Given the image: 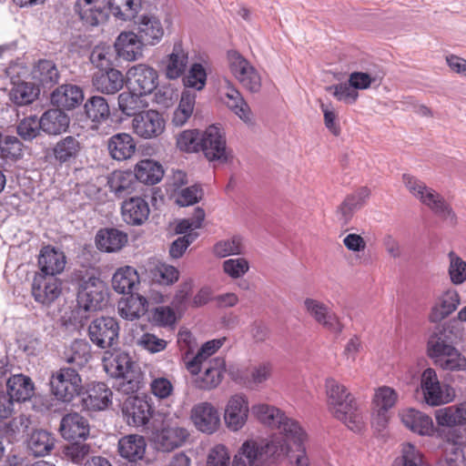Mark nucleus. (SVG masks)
I'll return each instance as SVG.
<instances>
[{
  "label": "nucleus",
  "mask_w": 466,
  "mask_h": 466,
  "mask_svg": "<svg viewBox=\"0 0 466 466\" xmlns=\"http://www.w3.org/2000/svg\"><path fill=\"white\" fill-rule=\"evenodd\" d=\"M445 333L442 330L434 332L428 340L429 356L437 360L441 358L452 346L448 344L445 339Z\"/></svg>",
  "instance_id": "nucleus-60"
},
{
  "label": "nucleus",
  "mask_w": 466,
  "mask_h": 466,
  "mask_svg": "<svg viewBox=\"0 0 466 466\" xmlns=\"http://www.w3.org/2000/svg\"><path fill=\"white\" fill-rule=\"evenodd\" d=\"M144 46L136 33L131 31L120 33L114 44L116 55L127 61L141 58Z\"/></svg>",
  "instance_id": "nucleus-22"
},
{
  "label": "nucleus",
  "mask_w": 466,
  "mask_h": 466,
  "mask_svg": "<svg viewBox=\"0 0 466 466\" xmlns=\"http://www.w3.org/2000/svg\"><path fill=\"white\" fill-rule=\"evenodd\" d=\"M121 210L124 221L133 226L142 225L149 216L147 202L139 197H133L125 200Z\"/></svg>",
  "instance_id": "nucleus-26"
},
{
  "label": "nucleus",
  "mask_w": 466,
  "mask_h": 466,
  "mask_svg": "<svg viewBox=\"0 0 466 466\" xmlns=\"http://www.w3.org/2000/svg\"><path fill=\"white\" fill-rule=\"evenodd\" d=\"M225 105L245 123L252 122V113L241 93L229 82L224 93Z\"/></svg>",
  "instance_id": "nucleus-31"
},
{
  "label": "nucleus",
  "mask_w": 466,
  "mask_h": 466,
  "mask_svg": "<svg viewBox=\"0 0 466 466\" xmlns=\"http://www.w3.org/2000/svg\"><path fill=\"white\" fill-rule=\"evenodd\" d=\"M85 111L89 119L97 123L107 119L110 115L107 101L100 96L90 97L85 104Z\"/></svg>",
  "instance_id": "nucleus-52"
},
{
  "label": "nucleus",
  "mask_w": 466,
  "mask_h": 466,
  "mask_svg": "<svg viewBox=\"0 0 466 466\" xmlns=\"http://www.w3.org/2000/svg\"><path fill=\"white\" fill-rule=\"evenodd\" d=\"M40 122L42 131L48 135H59L67 129L70 119L60 108H55L46 111Z\"/></svg>",
  "instance_id": "nucleus-39"
},
{
  "label": "nucleus",
  "mask_w": 466,
  "mask_h": 466,
  "mask_svg": "<svg viewBox=\"0 0 466 466\" xmlns=\"http://www.w3.org/2000/svg\"><path fill=\"white\" fill-rule=\"evenodd\" d=\"M391 466H429L422 457V454L410 443L403 445L402 455L395 459Z\"/></svg>",
  "instance_id": "nucleus-56"
},
{
  "label": "nucleus",
  "mask_w": 466,
  "mask_h": 466,
  "mask_svg": "<svg viewBox=\"0 0 466 466\" xmlns=\"http://www.w3.org/2000/svg\"><path fill=\"white\" fill-rule=\"evenodd\" d=\"M143 95H139L137 92L127 91L123 92L118 96V108L119 110L127 115V116H136L137 112L143 107L142 100L140 96Z\"/></svg>",
  "instance_id": "nucleus-55"
},
{
  "label": "nucleus",
  "mask_w": 466,
  "mask_h": 466,
  "mask_svg": "<svg viewBox=\"0 0 466 466\" xmlns=\"http://www.w3.org/2000/svg\"><path fill=\"white\" fill-rule=\"evenodd\" d=\"M134 175L137 181L147 185H155L163 177L164 170L162 166L154 160L144 159L137 164Z\"/></svg>",
  "instance_id": "nucleus-44"
},
{
  "label": "nucleus",
  "mask_w": 466,
  "mask_h": 466,
  "mask_svg": "<svg viewBox=\"0 0 466 466\" xmlns=\"http://www.w3.org/2000/svg\"><path fill=\"white\" fill-rule=\"evenodd\" d=\"M207 72L205 67L199 63H194L188 73L183 78L185 86L191 87L196 90H202L206 86Z\"/></svg>",
  "instance_id": "nucleus-62"
},
{
  "label": "nucleus",
  "mask_w": 466,
  "mask_h": 466,
  "mask_svg": "<svg viewBox=\"0 0 466 466\" xmlns=\"http://www.w3.org/2000/svg\"><path fill=\"white\" fill-rule=\"evenodd\" d=\"M107 185L110 192L120 198L135 191L137 181L133 172L116 170L108 177Z\"/></svg>",
  "instance_id": "nucleus-33"
},
{
  "label": "nucleus",
  "mask_w": 466,
  "mask_h": 466,
  "mask_svg": "<svg viewBox=\"0 0 466 466\" xmlns=\"http://www.w3.org/2000/svg\"><path fill=\"white\" fill-rule=\"evenodd\" d=\"M165 75L168 79H177L182 76L188 64V54L180 43H176L172 52L163 61Z\"/></svg>",
  "instance_id": "nucleus-29"
},
{
  "label": "nucleus",
  "mask_w": 466,
  "mask_h": 466,
  "mask_svg": "<svg viewBox=\"0 0 466 466\" xmlns=\"http://www.w3.org/2000/svg\"><path fill=\"white\" fill-rule=\"evenodd\" d=\"M7 393L16 401L30 400L35 393V385L31 378L22 373L11 376L6 381Z\"/></svg>",
  "instance_id": "nucleus-32"
},
{
  "label": "nucleus",
  "mask_w": 466,
  "mask_h": 466,
  "mask_svg": "<svg viewBox=\"0 0 466 466\" xmlns=\"http://www.w3.org/2000/svg\"><path fill=\"white\" fill-rule=\"evenodd\" d=\"M132 128L142 138H153L163 133L165 121L156 110L143 111L134 116Z\"/></svg>",
  "instance_id": "nucleus-14"
},
{
  "label": "nucleus",
  "mask_w": 466,
  "mask_h": 466,
  "mask_svg": "<svg viewBox=\"0 0 466 466\" xmlns=\"http://www.w3.org/2000/svg\"><path fill=\"white\" fill-rule=\"evenodd\" d=\"M420 386L425 401L431 406L448 403L453 399L452 389L446 384H441L436 371L431 368H428L422 372Z\"/></svg>",
  "instance_id": "nucleus-9"
},
{
  "label": "nucleus",
  "mask_w": 466,
  "mask_h": 466,
  "mask_svg": "<svg viewBox=\"0 0 466 466\" xmlns=\"http://www.w3.org/2000/svg\"><path fill=\"white\" fill-rule=\"evenodd\" d=\"M213 251L219 258L240 255L243 253L242 238L239 236H234L229 239L220 240L214 246Z\"/></svg>",
  "instance_id": "nucleus-58"
},
{
  "label": "nucleus",
  "mask_w": 466,
  "mask_h": 466,
  "mask_svg": "<svg viewBox=\"0 0 466 466\" xmlns=\"http://www.w3.org/2000/svg\"><path fill=\"white\" fill-rule=\"evenodd\" d=\"M248 402L245 395L235 394L228 401L224 420L227 427L232 431H238L247 422Z\"/></svg>",
  "instance_id": "nucleus-17"
},
{
  "label": "nucleus",
  "mask_w": 466,
  "mask_h": 466,
  "mask_svg": "<svg viewBox=\"0 0 466 466\" xmlns=\"http://www.w3.org/2000/svg\"><path fill=\"white\" fill-rule=\"evenodd\" d=\"M127 242V235L116 228H103L96 236L98 249L106 252H116Z\"/></svg>",
  "instance_id": "nucleus-36"
},
{
  "label": "nucleus",
  "mask_w": 466,
  "mask_h": 466,
  "mask_svg": "<svg viewBox=\"0 0 466 466\" xmlns=\"http://www.w3.org/2000/svg\"><path fill=\"white\" fill-rule=\"evenodd\" d=\"M55 439L46 431L38 430L32 432L28 440V448L35 456H45L54 448Z\"/></svg>",
  "instance_id": "nucleus-49"
},
{
  "label": "nucleus",
  "mask_w": 466,
  "mask_h": 466,
  "mask_svg": "<svg viewBox=\"0 0 466 466\" xmlns=\"http://www.w3.org/2000/svg\"><path fill=\"white\" fill-rule=\"evenodd\" d=\"M226 338L214 339L205 342L198 353L189 360L186 361V368L192 375L200 372L204 362L215 354L225 343Z\"/></svg>",
  "instance_id": "nucleus-38"
},
{
  "label": "nucleus",
  "mask_w": 466,
  "mask_h": 466,
  "mask_svg": "<svg viewBox=\"0 0 466 466\" xmlns=\"http://www.w3.org/2000/svg\"><path fill=\"white\" fill-rule=\"evenodd\" d=\"M0 156L3 158H20L23 156V144L16 137L0 134Z\"/></svg>",
  "instance_id": "nucleus-57"
},
{
  "label": "nucleus",
  "mask_w": 466,
  "mask_h": 466,
  "mask_svg": "<svg viewBox=\"0 0 466 466\" xmlns=\"http://www.w3.org/2000/svg\"><path fill=\"white\" fill-rule=\"evenodd\" d=\"M177 147L185 152L200 150V137L197 130H185L177 137Z\"/></svg>",
  "instance_id": "nucleus-64"
},
{
  "label": "nucleus",
  "mask_w": 466,
  "mask_h": 466,
  "mask_svg": "<svg viewBox=\"0 0 466 466\" xmlns=\"http://www.w3.org/2000/svg\"><path fill=\"white\" fill-rule=\"evenodd\" d=\"M402 423L411 431L420 435H431L433 432V421L427 414L415 409H406L400 413Z\"/></svg>",
  "instance_id": "nucleus-30"
},
{
  "label": "nucleus",
  "mask_w": 466,
  "mask_h": 466,
  "mask_svg": "<svg viewBox=\"0 0 466 466\" xmlns=\"http://www.w3.org/2000/svg\"><path fill=\"white\" fill-rule=\"evenodd\" d=\"M116 52L115 47L108 45L96 46L90 55V62L100 70L112 69Z\"/></svg>",
  "instance_id": "nucleus-51"
},
{
  "label": "nucleus",
  "mask_w": 466,
  "mask_h": 466,
  "mask_svg": "<svg viewBox=\"0 0 466 466\" xmlns=\"http://www.w3.org/2000/svg\"><path fill=\"white\" fill-rule=\"evenodd\" d=\"M9 96L14 103L23 106L32 103L36 97V92L32 84L18 82L13 85Z\"/></svg>",
  "instance_id": "nucleus-54"
},
{
  "label": "nucleus",
  "mask_w": 466,
  "mask_h": 466,
  "mask_svg": "<svg viewBox=\"0 0 466 466\" xmlns=\"http://www.w3.org/2000/svg\"><path fill=\"white\" fill-rule=\"evenodd\" d=\"M62 281L54 276L35 273L31 284V294L35 301L49 307L62 294Z\"/></svg>",
  "instance_id": "nucleus-11"
},
{
  "label": "nucleus",
  "mask_w": 466,
  "mask_h": 466,
  "mask_svg": "<svg viewBox=\"0 0 466 466\" xmlns=\"http://www.w3.org/2000/svg\"><path fill=\"white\" fill-rule=\"evenodd\" d=\"M37 262L40 269L39 273L56 277L65 269L66 258L62 250L46 246L41 248Z\"/></svg>",
  "instance_id": "nucleus-20"
},
{
  "label": "nucleus",
  "mask_w": 466,
  "mask_h": 466,
  "mask_svg": "<svg viewBox=\"0 0 466 466\" xmlns=\"http://www.w3.org/2000/svg\"><path fill=\"white\" fill-rule=\"evenodd\" d=\"M437 365L443 370H466V358L461 355L454 347L447 351L441 358H440Z\"/></svg>",
  "instance_id": "nucleus-61"
},
{
  "label": "nucleus",
  "mask_w": 466,
  "mask_h": 466,
  "mask_svg": "<svg viewBox=\"0 0 466 466\" xmlns=\"http://www.w3.org/2000/svg\"><path fill=\"white\" fill-rule=\"evenodd\" d=\"M32 76L43 87H51L58 82L59 72L52 60L41 59L34 66Z\"/></svg>",
  "instance_id": "nucleus-43"
},
{
  "label": "nucleus",
  "mask_w": 466,
  "mask_h": 466,
  "mask_svg": "<svg viewBox=\"0 0 466 466\" xmlns=\"http://www.w3.org/2000/svg\"><path fill=\"white\" fill-rule=\"evenodd\" d=\"M254 416L263 424L276 428L266 440H248L235 455L232 466H276L280 457L291 451L290 443L300 444L305 431L293 419L277 407L259 403L251 408Z\"/></svg>",
  "instance_id": "nucleus-1"
},
{
  "label": "nucleus",
  "mask_w": 466,
  "mask_h": 466,
  "mask_svg": "<svg viewBox=\"0 0 466 466\" xmlns=\"http://www.w3.org/2000/svg\"><path fill=\"white\" fill-rule=\"evenodd\" d=\"M147 300L138 294H131L126 299L119 300L117 309L119 315L127 320H134L145 315L147 311Z\"/></svg>",
  "instance_id": "nucleus-40"
},
{
  "label": "nucleus",
  "mask_w": 466,
  "mask_h": 466,
  "mask_svg": "<svg viewBox=\"0 0 466 466\" xmlns=\"http://www.w3.org/2000/svg\"><path fill=\"white\" fill-rule=\"evenodd\" d=\"M79 307L86 311L101 309L107 303V289L99 278L90 277L80 285L77 295Z\"/></svg>",
  "instance_id": "nucleus-7"
},
{
  "label": "nucleus",
  "mask_w": 466,
  "mask_h": 466,
  "mask_svg": "<svg viewBox=\"0 0 466 466\" xmlns=\"http://www.w3.org/2000/svg\"><path fill=\"white\" fill-rule=\"evenodd\" d=\"M226 362L223 358H215L207 365H203L204 372L195 375V386L199 390H209L217 388L221 380L225 370Z\"/></svg>",
  "instance_id": "nucleus-21"
},
{
  "label": "nucleus",
  "mask_w": 466,
  "mask_h": 466,
  "mask_svg": "<svg viewBox=\"0 0 466 466\" xmlns=\"http://www.w3.org/2000/svg\"><path fill=\"white\" fill-rule=\"evenodd\" d=\"M466 447V435L460 430L450 429L445 433L443 444V452L452 454L453 456L464 457V448Z\"/></svg>",
  "instance_id": "nucleus-53"
},
{
  "label": "nucleus",
  "mask_w": 466,
  "mask_h": 466,
  "mask_svg": "<svg viewBox=\"0 0 466 466\" xmlns=\"http://www.w3.org/2000/svg\"><path fill=\"white\" fill-rule=\"evenodd\" d=\"M83 90L76 85H62L51 94V102L59 108L73 109L82 104Z\"/></svg>",
  "instance_id": "nucleus-24"
},
{
  "label": "nucleus",
  "mask_w": 466,
  "mask_h": 466,
  "mask_svg": "<svg viewBox=\"0 0 466 466\" xmlns=\"http://www.w3.org/2000/svg\"><path fill=\"white\" fill-rule=\"evenodd\" d=\"M200 150L209 162L224 165L233 158L227 146L224 130L216 125L209 126L201 135Z\"/></svg>",
  "instance_id": "nucleus-5"
},
{
  "label": "nucleus",
  "mask_w": 466,
  "mask_h": 466,
  "mask_svg": "<svg viewBox=\"0 0 466 466\" xmlns=\"http://www.w3.org/2000/svg\"><path fill=\"white\" fill-rule=\"evenodd\" d=\"M49 385L55 399L64 403L71 402L83 391L81 376L74 367H63L53 372Z\"/></svg>",
  "instance_id": "nucleus-4"
},
{
  "label": "nucleus",
  "mask_w": 466,
  "mask_h": 466,
  "mask_svg": "<svg viewBox=\"0 0 466 466\" xmlns=\"http://www.w3.org/2000/svg\"><path fill=\"white\" fill-rule=\"evenodd\" d=\"M325 389L330 413L350 431L360 432L365 425L363 413L346 386L333 378H328Z\"/></svg>",
  "instance_id": "nucleus-2"
},
{
  "label": "nucleus",
  "mask_w": 466,
  "mask_h": 466,
  "mask_svg": "<svg viewBox=\"0 0 466 466\" xmlns=\"http://www.w3.org/2000/svg\"><path fill=\"white\" fill-rule=\"evenodd\" d=\"M102 360L104 369L110 377L116 379L128 377V374L136 372L134 370L135 362L124 351H106Z\"/></svg>",
  "instance_id": "nucleus-18"
},
{
  "label": "nucleus",
  "mask_w": 466,
  "mask_h": 466,
  "mask_svg": "<svg viewBox=\"0 0 466 466\" xmlns=\"http://www.w3.org/2000/svg\"><path fill=\"white\" fill-rule=\"evenodd\" d=\"M306 314L316 323L330 332L339 334L343 325L338 315L323 301L313 298H306L303 301Z\"/></svg>",
  "instance_id": "nucleus-10"
},
{
  "label": "nucleus",
  "mask_w": 466,
  "mask_h": 466,
  "mask_svg": "<svg viewBox=\"0 0 466 466\" xmlns=\"http://www.w3.org/2000/svg\"><path fill=\"white\" fill-rule=\"evenodd\" d=\"M127 77L130 88L139 95L150 94L157 86L158 76L157 71L145 64H138L130 67L127 72Z\"/></svg>",
  "instance_id": "nucleus-13"
},
{
  "label": "nucleus",
  "mask_w": 466,
  "mask_h": 466,
  "mask_svg": "<svg viewBox=\"0 0 466 466\" xmlns=\"http://www.w3.org/2000/svg\"><path fill=\"white\" fill-rule=\"evenodd\" d=\"M403 183L410 194L427 206L435 215L451 225L457 223V217L451 207L434 189L428 187L424 182L408 174L403 175Z\"/></svg>",
  "instance_id": "nucleus-3"
},
{
  "label": "nucleus",
  "mask_w": 466,
  "mask_h": 466,
  "mask_svg": "<svg viewBox=\"0 0 466 466\" xmlns=\"http://www.w3.org/2000/svg\"><path fill=\"white\" fill-rule=\"evenodd\" d=\"M189 433L187 429L179 426H165L157 435V442L164 451H170L182 446Z\"/></svg>",
  "instance_id": "nucleus-34"
},
{
  "label": "nucleus",
  "mask_w": 466,
  "mask_h": 466,
  "mask_svg": "<svg viewBox=\"0 0 466 466\" xmlns=\"http://www.w3.org/2000/svg\"><path fill=\"white\" fill-rule=\"evenodd\" d=\"M112 390L104 382H93L82 398V406L87 410H103L112 403Z\"/></svg>",
  "instance_id": "nucleus-19"
},
{
  "label": "nucleus",
  "mask_w": 466,
  "mask_h": 466,
  "mask_svg": "<svg viewBox=\"0 0 466 466\" xmlns=\"http://www.w3.org/2000/svg\"><path fill=\"white\" fill-rule=\"evenodd\" d=\"M227 58L230 73L242 87L250 93H258L262 81L257 68L237 50L228 51Z\"/></svg>",
  "instance_id": "nucleus-6"
},
{
  "label": "nucleus",
  "mask_w": 466,
  "mask_h": 466,
  "mask_svg": "<svg viewBox=\"0 0 466 466\" xmlns=\"http://www.w3.org/2000/svg\"><path fill=\"white\" fill-rule=\"evenodd\" d=\"M190 418L195 427L207 434L214 433L220 425L218 410L209 402H200L193 406Z\"/></svg>",
  "instance_id": "nucleus-15"
},
{
  "label": "nucleus",
  "mask_w": 466,
  "mask_h": 466,
  "mask_svg": "<svg viewBox=\"0 0 466 466\" xmlns=\"http://www.w3.org/2000/svg\"><path fill=\"white\" fill-rule=\"evenodd\" d=\"M40 118L30 116L22 119L16 126L17 134L25 141H31L40 134Z\"/></svg>",
  "instance_id": "nucleus-59"
},
{
  "label": "nucleus",
  "mask_w": 466,
  "mask_h": 466,
  "mask_svg": "<svg viewBox=\"0 0 466 466\" xmlns=\"http://www.w3.org/2000/svg\"><path fill=\"white\" fill-rule=\"evenodd\" d=\"M137 25V33L136 35L144 45H157L163 37L164 29L161 22L154 15H141Z\"/></svg>",
  "instance_id": "nucleus-25"
},
{
  "label": "nucleus",
  "mask_w": 466,
  "mask_h": 466,
  "mask_svg": "<svg viewBox=\"0 0 466 466\" xmlns=\"http://www.w3.org/2000/svg\"><path fill=\"white\" fill-rule=\"evenodd\" d=\"M82 149V145L77 137L67 136L56 143L52 151L56 162L65 164L76 159Z\"/></svg>",
  "instance_id": "nucleus-41"
},
{
  "label": "nucleus",
  "mask_w": 466,
  "mask_h": 466,
  "mask_svg": "<svg viewBox=\"0 0 466 466\" xmlns=\"http://www.w3.org/2000/svg\"><path fill=\"white\" fill-rule=\"evenodd\" d=\"M59 430L62 437L67 441L86 440L89 435L87 420L77 412L65 415Z\"/></svg>",
  "instance_id": "nucleus-23"
},
{
  "label": "nucleus",
  "mask_w": 466,
  "mask_h": 466,
  "mask_svg": "<svg viewBox=\"0 0 466 466\" xmlns=\"http://www.w3.org/2000/svg\"><path fill=\"white\" fill-rule=\"evenodd\" d=\"M107 149L112 158L122 161L133 157L137 150V145L131 135L117 133L108 139Z\"/></svg>",
  "instance_id": "nucleus-27"
},
{
  "label": "nucleus",
  "mask_w": 466,
  "mask_h": 466,
  "mask_svg": "<svg viewBox=\"0 0 466 466\" xmlns=\"http://www.w3.org/2000/svg\"><path fill=\"white\" fill-rule=\"evenodd\" d=\"M397 398V393L390 387L383 386L376 390L373 401L379 409L378 420L382 427L387 422L386 411L395 405Z\"/></svg>",
  "instance_id": "nucleus-48"
},
{
  "label": "nucleus",
  "mask_w": 466,
  "mask_h": 466,
  "mask_svg": "<svg viewBox=\"0 0 466 466\" xmlns=\"http://www.w3.org/2000/svg\"><path fill=\"white\" fill-rule=\"evenodd\" d=\"M94 75L92 85L94 88L103 94L113 95L122 89L124 76L122 73L115 68L104 70Z\"/></svg>",
  "instance_id": "nucleus-28"
},
{
  "label": "nucleus",
  "mask_w": 466,
  "mask_h": 466,
  "mask_svg": "<svg viewBox=\"0 0 466 466\" xmlns=\"http://www.w3.org/2000/svg\"><path fill=\"white\" fill-rule=\"evenodd\" d=\"M106 0H77L75 11L85 25L96 26L108 17Z\"/></svg>",
  "instance_id": "nucleus-16"
},
{
  "label": "nucleus",
  "mask_w": 466,
  "mask_h": 466,
  "mask_svg": "<svg viewBox=\"0 0 466 466\" xmlns=\"http://www.w3.org/2000/svg\"><path fill=\"white\" fill-rule=\"evenodd\" d=\"M139 285V277L137 270L126 266L118 268L112 278V287L119 294H133Z\"/></svg>",
  "instance_id": "nucleus-42"
},
{
  "label": "nucleus",
  "mask_w": 466,
  "mask_h": 466,
  "mask_svg": "<svg viewBox=\"0 0 466 466\" xmlns=\"http://www.w3.org/2000/svg\"><path fill=\"white\" fill-rule=\"evenodd\" d=\"M196 102V94L187 90L182 92L178 106L172 117V123L176 127H182L191 116Z\"/></svg>",
  "instance_id": "nucleus-50"
},
{
  "label": "nucleus",
  "mask_w": 466,
  "mask_h": 466,
  "mask_svg": "<svg viewBox=\"0 0 466 466\" xmlns=\"http://www.w3.org/2000/svg\"><path fill=\"white\" fill-rule=\"evenodd\" d=\"M112 15L121 21H131L141 9V0H107Z\"/></svg>",
  "instance_id": "nucleus-47"
},
{
  "label": "nucleus",
  "mask_w": 466,
  "mask_h": 466,
  "mask_svg": "<svg viewBox=\"0 0 466 466\" xmlns=\"http://www.w3.org/2000/svg\"><path fill=\"white\" fill-rule=\"evenodd\" d=\"M119 325L115 318L101 317L91 321L88 327L90 340L100 349L114 348L119 338Z\"/></svg>",
  "instance_id": "nucleus-8"
},
{
  "label": "nucleus",
  "mask_w": 466,
  "mask_h": 466,
  "mask_svg": "<svg viewBox=\"0 0 466 466\" xmlns=\"http://www.w3.org/2000/svg\"><path fill=\"white\" fill-rule=\"evenodd\" d=\"M448 256L449 275L451 282L455 285L462 284L466 280V262L453 251H451Z\"/></svg>",
  "instance_id": "nucleus-63"
},
{
  "label": "nucleus",
  "mask_w": 466,
  "mask_h": 466,
  "mask_svg": "<svg viewBox=\"0 0 466 466\" xmlns=\"http://www.w3.org/2000/svg\"><path fill=\"white\" fill-rule=\"evenodd\" d=\"M146 448L147 443L145 438L137 434L124 436L118 441L120 456L130 461H137L143 459Z\"/></svg>",
  "instance_id": "nucleus-35"
},
{
  "label": "nucleus",
  "mask_w": 466,
  "mask_h": 466,
  "mask_svg": "<svg viewBox=\"0 0 466 466\" xmlns=\"http://www.w3.org/2000/svg\"><path fill=\"white\" fill-rule=\"evenodd\" d=\"M460 303L461 298L457 290H447L441 297L440 302L432 308L429 317L430 320L434 323L441 321L454 312Z\"/></svg>",
  "instance_id": "nucleus-37"
},
{
  "label": "nucleus",
  "mask_w": 466,
  "mask_h": 466,
  "mask_svg": "<svg viewBox=\"0 0 466 466\" xmlns=\"http://www.w3.org/2000/svg\"><path fill=\"white\" fill-rule=\"evenodd\" d=\"M436 420L447 427L466 424V401L437 410Z\"/></svg>",
  "instance_id": "nucleus-46"
},
{
  "label": "nucleus",
  "mask_w": 466,
  "mask_h": 466,
  "mask_svg": "<svg viewBox=\"0 0 466 466\" xmlns=\"http://www.w3.org/2000/svg\"><path fill=\"white\" fill-rule=\"evenodd\" d=\"M64 360L76 368L84 367L91 358L90 345L84 339H76L66 349Z\"/></svg>",
  "instance_id": "nucleus-45"
},
{
  "label": "nucleus",
  "mask_w": 466,
  "mask_h": 466,
  "mask_svg": "<svg viewBox=\"0 0 466 466\" xmlns=\"http://www.w3.org/2000/svg\"><path fill=\"white\" fill-rule=\"evenodd\" d=\"M122 412L128 425L140 427L149 422L154 409L147 397L129 396L123 402Z\"/></svg>",
  "instance_id": "nucleus-12"
}]
</instances>
